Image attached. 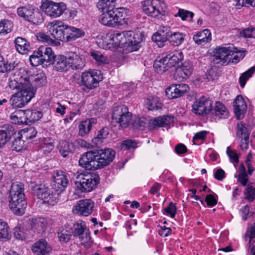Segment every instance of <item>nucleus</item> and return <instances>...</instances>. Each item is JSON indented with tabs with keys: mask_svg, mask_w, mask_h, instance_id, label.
<instances>
[{
	"mask_svg": "<svg viewBox=\"0 0 255 255\" xmlns=\"http://www.w3.org/2000/svg\"><path fill=\"white\" fill-rule=\"evenodd\" d=\"M68 57L62 55H55L51 48L41 46L33 52L29 57L32 66L36 67L40 65H52L53 70L58 72H66L69 69Z\"/></svg>",
	"mask_w": 255,
	"mask_h": 255,
	"instance_id": "f257e3e1",
	"label": "nucleus"
},
{
	"mask_svg": "<svg viewBox=\"0 0 255 255\" xmlns=\"http://www.w3.org/2000/svg\"><path fill=\"white\" fill-rule=\"evenodd\" d=\"M116 152L111 148L95 149L84 153L79 160V165L88 170H96L109 165Z\"/></svg>",
	"mask_w": 255,
	"mask_h": 255,
	"instance_id": "f03ea898",
	"label": "nucleus"
},
{
	"mask_svg": "<svg viewBox=\"0 0 255 255\" xmlns=\"http://www.w3.org/2000/svg\"><path fill=\"white\" fill-rule=\"evenodd\" d=\"M192 111L199 116H208L211 120L226 119L229 115L227 108L222 103L217 102L213 106L211 100L205 97H201L194 103Z\"/></svg>",
	"mask_w": 255,
	"mask_h": 255,
	"instance_id": "7ed1b4c3",
	"label": "nucleus"
},
{
	"mask_svg": "<svg viewBox=\"0 0 255 255\" xmlns=\"http://www.w3.org/2000/svg\"><path fill=\"white\" fill-rule=\"evenodd\" d=\"M9 206L14 214L21 215L27 206L24 193V186L21 183L14 182L9 191Z\"/></svg>",
	"mask_w": 255,
	"mask_h": 255,
	"instance_id": "20e7f679",
	"label": "nucleus"
},
{
	"mask_svg": "<svg viewBox=\"0 0 255 255\" xmlns=\"http://www.w3.org/2000/svg\"><path fill=\"white\" fill-rule=\"evenodd\" d=\"M29 186L34 195L42 200L43 203L53 206L58 202L59 195L52 189V187L50 188L45 184H37L32 182Z\"/></svg>",
	"mask_w": 255,
	"mask_h": 255,
	"instance_id": "39448f33",
	"label": "nucleus"
},
{
	"mask_svg": "<svg viewBox=\"0 0 255 255\" xmlns=\"http://www.w3.org/2000/svg\"><path fill=\"white\" fill-rule=\"evenodd\" d=\"M100 182V177L96 173L81 174L77 177L75 184L77 188L83 192L94 190Z\"/></svg>",
	"mask_w": 255,
	"mask_h": 255,
	"instance_id": "423d86ee",
	"label": "nucleus"
},
{
	"mask_svg": "<svg viewBox=\"0 0 255 255\" xmlns=\"http://www.w3.org/2000/svg\"><path fill=\"white\" fill-rule=\"evenodd\" d=\"M18 91L12 95L10 104L13 108H22L29 103L34 97L35 90L33 87L25 88Z\"/></svg>",
	"mask_w": 255,
	"mask_h": 255,
	"instance_id": "0eeeda50",
	"label": "nucleus"
},
{
	"mask_svg": "<svg viewBox=\"0 0 255 255\" xmlns=\"http://www.w3.org/2000/svg\"><path fill=\"white\" fill-rule=\"evenodd\" d=\"M17 13L19 16L34 24L41 23L43 20L41 12L32 5H27L18 7L17 9Z\"/></svg>",
	"mask_w": 255,
	"mask_h": 255,
	"instance_id": "6e6552de",
	"label": "nucleus"
},
{
	"mask_svg": "<svg viewBox=\"0 0 255 255\" xmlns=\"http://www.w3.org/2000/svg\"><path fill=\"white\" fill-rule=\"evenodd\" d=\"M102 79L103 76L99 70L84 72L81 76V86H83V89L85 91L92 90L96 88Z\"/></svg>",
	"mask_w": 255,
	"mask_h": 255,
	"instance_id": "1a4fd4ad",
	"label": "nucleus"
},
{
	"mask_svg": "<svg viewBox=\"0 0 255 255\" xmlns=\"http://www.w3.org/2000/svg\"><path fill=\"white\" fill-rule=\"evenodd\" d=\"M9 87L11 89L22 90L25 88L32 87L29 84V77L27 73L24 69L16 71L9 79Z\"/></svg>",
	"mask_w": 255,
	"mask_h": 255,
	"instance_id": "9d476101",
	"label": "nucleus"
},
{
	"mask_svg": "<svg viewBox=\"0 0 255 255\" xmlns=\"http://www.w3.org/2000/svg\"><path fill=\"white\" fill-rule=\"evenodd\" d=\"M132 118V114L128 112V108L125 105L115 108L112 114V119L124 128L130 125Z\"/></svg>",
	"mask_w": 255,
	"mask_h": 255,
	"instance_id": "9b49d317",
	"label": "nucleus"
},
{
	"mask_svg": "<svg viewBox=\"0 0 255 255\" xmlns=\"http://www.w3.org/2000/svg\"><path fill=\"white\" fill-rule=\"evenodd\" d=\"M143 11L147 15L156 17L162 14L166 8L163 1L160 0H146L142 2Z\"/></svg>",
	"mask_w": 255,
	"mask_h": 255,
	"instance_id": "f8f14e48",
	"label": "nucleus"
},
{
	"mask_svg": "<svg viewBox=\"0 0 255 255\" xmlns=\"http://www.w3.org/2000/svg\"><path fill=\"white\" fill-rule=\"evenodd\" d=\"M212 61L214 64L221 63L222 64L227 65L231 61L232 55L234 54V51L230 47H219L213 51Z\"/></svg>",
	"mask_w": 255,
	"mask_h": 255,
	"instance_id": "ddd939ff",
	"label": "nucleus"
},
{
	"mask_svg": "<svg viewBox=\"0 0 255 255\" xmlns=\"http://www.w3.org/2000/svg\"><path fill=\"white\" fill-rule=\"evenodd\" d=\"M52 177V189L60 195L65 190L69 184V180L65 173L62 170L54 171Z\"/></svg>",
	"mask_w": 255,
	"mask_h": 255,
	"instance_id": "4468645a",
	"label": "nucleus"
},
{
	"mask_svg": "<svg viewBox=\"0 0 255 255\" xmlns=\"http://www.w3.org/2000/svg\"><path fill=\"white\" fill-rule=\"evenodd\" d=\"M43 10L47 15L55 18L60 16L66 9V6L63 2H55L46 0L42 5Z\"/></svg>",
	"mask_w": 255,
	"mask_h": 255,
	"instance_id": "2eb2a0df",
	"label": "nucleus"
},
{
	"mask_svg": "<svg viewBox=\"0 0 255 255\" xmlns=\"http://www.w3.org/2000/svg\"><path fill=\"white\" fill-rule=\"evenodd\" d=\"M72 234L75 237H78L83 244L88 243L91 240L89 230L84 221H80L74 225Z\"/></svg>",
	"mask_w": 255,
	"mask_h": 255,
	"instance_id": "dca6fc26",
	"label": "nucleus"
},
{
	"mask_svg": "<svg viewBox=\"0 0 255 255\" xmlns=\"http://www.w3.org/2000/svg\"><path fill=\"white\" fill-rule=\"evenodd\" d=\"M94 206V202L91 199L81 200L74 206L73 210L79 215L88 216L92 213Z\"/></svg>",
	"mask_w": 255,
	"mask_h": 255,
	"instance_id": "f3484780",
	"label": "nucleus"
},
{
	"mask_svg": "<svg viewBox=\"0 0 255 255\" xmlns=\"http://www.w3.org/2000/svg\"><path fill=\"white\" fill-rule=\"evenodd\" d=\"M189 90V87L186 84H174L166 89L165 94L169 99H176L186 93Z\"/></svg>",
	"mask_w": 255,
	"mask_h": 255,
	"instance_id": "a211bd4d",
	"label": "nucleus"
},
{
	"mask_svg": "<svg viewBox=\"0 0 255 255\" xmlns=\"http://www.w3.org/2000/svg\"><path fill=\"white\" fill-rule=\"evenodd\" d=\"M193 71V67L189 62H184L181 66L177 67L174 75V79L181 82L189 78Z\"/></svg>",
	"mask_w": 255,
	"mask_h": 255,
	"instance_id": "6ab92c4d",
	"label": "nucleus"
},
{
	"mask_svg": "<svg viewBox=\"0 0 255 255\" xmlns=\"http://www.w3.org/2000/svg\"><path fill=\"white\" fill-rule=\"evenodd\" d=\"M67 25L64 24L62 22H58L50 26L49 31L51 35L55 39L67 42L66 31V26Z\"/></svg>",
	"mask_w": 255,
	"mask_h": 255,
	"instance_id": "aec40b11",
	"label": "nucleus"
},
{
	"mask_svg": "<svg viewBox=\"0 0 255 255\" xmlns=\"http://www.w3.org/2000/svg\"><path fill=\"white\" fill-rule=\"evenodd\" d=\"M36 255H47L51 251L52 248L44 239H40L35 243L31 249Z\"/></svg>",
	"mask_w": 255,
	"mask_h": 255,
	"instance_id": "412c9836",
	"label": "nucleus"
},
{
	"mask_svg": "<svg viewBox=\"0 0 255 255\" xmlns=\"http://www.w3.org/2000/svg\"><path fill=\"white\" fill-rule=\"evenodd\" d=\"M127 11L128 9L122 7H115L111 10L114 27L123 25L126 23L125 17Z\"/></svg>",
	"mask_w": 255,
	"mask_h": 255,
	"instance_id": "4be33fe9",
	"label": "nucleus"
},
{
	"mask_svg": "<svg viewBox=\"0 0 255 255\" xmlns=\"http://www.w3.org/2000/svg\"><path fill=\"white\" fill-rule=\"evenodd\" d=\"M124 37V34L119 32L110 34L108 36L109 40L113 41L114 43L113 44H106L105 45V47L111 50H115L118 47H122L127 43V41L123 39Z\"/></svg>",
	"mask_w": 255,
	"mask_h": 255,
	"instance_id": "5701e85b",
	"label": "nucleus"
},
{
	"mask_svg": "<svg viewBox=\"0 0 255 255\" xmlns=\"http://www.w3.org/2000/svg\"><path fill=\"white\" fill-rule=\"evenodd\" d=\"M16 134L14 128L10 125H5L0 130V148L5 145Z\"/></svg>",
	"mask_w": 255,
	"mask_h": 255,
	"instance_id": "b1692460",
	"label": "nucleus"
},
{
	"mask_svg": "<svg viewBox=\"0 0 255 255\" xmlns=\"http://www.w3.org/2000/svg\"><path fill=\"white\" fill-rule=\"evenodd\" d=\"M234 112L238 119H242L247 111V104L241 95L237 96L234 102Z\"/></svg>",
	"mask_w": 255,
	"mask_h": 255,
	"instance_id": "393cba45",
	"label": "nucleus"
},
{
	"mask_svg": "<svg viewBox=\"0 0 255 255\" xmlns=\"http://www.w3.org/2000/svg\"><path fill=\"white\" fill-rule=\"evenodd\" d=\"M47 224V221L45 218L37 217L32 219L30 225L31 229L34 233L42 235L45 232Z\"/></svg>",
	"mask_w": 255,
	"mask_h": 255,
	"instance_id": "a878e982",
	"label": "nucleus"
},
{
	"mask_svg": "<svg viewBox=\"0 0 255 255\" xmlns=\"http://www.w3.org/2000/svg\"><path fill=\"white\" fill-rule=\"evenodd\" d=\"M67 42L72 41L84 36L85 32L80 28L67 25L66 26Z\"/></svg>",
	"mask_w": 255,
	"mask_h": 255,
	"instance_id": "bb28decb",
	"label": "nucleus"
},
{
	"mask_svg": "<svg viewBox=\"0 0 255 255\" xmlns=\"http://www.w3.org/2000/svg\"><path fill=\"white\" fill-rule=\"evenodd\" d=\"M193 40L198 45H204L211 40V33L209 30L205 29L194 35Z\"/></svg>",
	"mask_w": 255,
	"mask_h": 255,
	"instance_id": "cd10ccee",
	"label": "nucleus"
},
{
	"mask_svg": "<svg viewBox=\"0 0 255 255\" xmlns=\"http://www.w3.org/2000/svg\"><path fill=\"white\" fill-rule=\"evenodd\" d=\"M68 60L69 63V69L71 68L73 70H81L85 66V62L82 58L75 53L69 54Z\"/></svg>",
	"mask_w": 255,
	"mask_h": 255,
	"instance_id": "c85d7f7f",
	"label": "nucleus"
},
{
	"mask_svg": "<svg viewBox=\"0 0 255 255\" xmlns=\"http://www.w3.org/2000/svg\"><path fill=\"white\" fill-rule=\"evenodd\" d=\"M185 35L179 32H174L167 27V41L173 46L180 45L184 40Z\"/></svg>",
	"mask_w": 255,
	"mask_h": 255,
	"instance_id": "c756f323",
	"label": "nucleus"
},
{
	"mask_svg": "<svg viewBox=\"0 0 255 255\" xmlns=\"http://www.w3.org/2000/svg\"><path fill=\"white\" fill-rule=\"evenodd\" d=\"M183 59V54L181 51L177 50L170 52L165 55V61H167L170 67L175 66Z\"/></svg>",
	"mask_w": 255,
	"mask_h": 255,
	"instance_id": "7c9ffc66",
	"label": "nucleus"
},
{
	"mask_svg": "<svg viewBox=\"0 0 255 255\" xmlns=\"http://www.w3.org/2000/svg\"><path fill=\"white\" fill-rule=\"evenodd\" d=\"M152 40L156 42L159 47L162 46L163 43L167 41V27H160L152 36Z\"/></svg>",
	"mask_w": 255,
	"mask_h": 255,
	"instance_id": "2f4dec72",
	"label": "nucleus"
},
{
	"mask_svg": "<svg viewBox=\"0 0 255 255\" xmlns=\"http://www.w3.org/2000/svg\"><path fill=\"white\" fill-rule=\"evenodd\" d=\"M10 121L13 124L15 125H27L25 111L19 110L14 111L10 115Z\"/></svg>",
	"mask_w": 255,
	"mask_h": 255,
	"instance_id": "473e14b6",
	"label": "nucleus"
},
{
	"mask_svg": "<svg viewBox=\"0 0 255 255\" xmlns=\"http://www.w3.org/2000/svg\"><path fill=\"white\" fill-rule=\"evenodd\" d=\"M96 123L97 120L94 118L82 122L79 125V134L82 136H85L90 131L92 126Z\"/></svg>",
	"mask_w": 255,
	"mask_h": 255,
	"instance_id": "72a5a7b5",
	"label": "nucleus"
},
{
	"mask_svg": "<svg viewBox=\"0 0 255 255\" xmlns=\"http://www.w3.org/2000/svg\"><path fill=\"white\" fill-rule=\"evenodd\" d=\"M165 60V56L158 57L155 60L153 67L157 73L162 74L170 68L167 61Z\"/></svg>",
	"mask_w": 255,
	"mask_h": 255,
	"instance_id": "f704fd0d",
	"label": "nucleus"
},
{
	"mask_svg": "<svg viewBox=\"0 0 255 255\" xmlns=\"http://www.w3.org/2000/svg\"><path fill=\"white\" fill-rule=\"evenodd\" d=\"M58 148L60 154L63 157H67L69 153H72L75 149L74 145L72 143L64 140L59 142Z\"/></svg>",
	"mask_w": 255,
	"mask_h": 255,
	"instance_id": "c9c22d12",
	"label": "nucleus"
},
{
	"mask_svg": "<svg viewBox=\"0 0 255 255\" xmlns=\"http://www.w3.org/2000/svg\"><path fill=\"white\" fill-rule=\"evenodd\" d=\"M234 177L238 178V181L243 186L247 185L249 181V175L243 163L239 165V174H235Z\"/></svg>",
	"mask_w": 255,
	"mask_h": 255,
	"instance_id": "e433bc0d",
	"label": "nucleus"
},
{
	"mask_svg": "<svg viewBox=\"0 0 255 255\" xmlns=\"http://www.w3.org/2000/svg\"><path fill=\"white\" fill-rule=\"evenodd\" d=\"M117 0H100L97 7L100 11H111L115 8Z\"/></svg>",
	"mask_w": 255,
	"mask_h": 255,
	"instance_id": "4c0bfd02",
	"label": "nucleus"
},
{
	"mask_svg": "<svg viewBox=\"0 0 255 255\" xmlns=\"http://www.w3.org/2000/svg\"><path fill=\"white\" fill-rule=\"evenodd\" d=\"M14 43L17 51L21 54H26L30 47V45L26 39L21 37H17Z\"/></svg>",
	"mask_w": 255,
	"mask_h": 255,
	"instance_id": "58836bf2",
	"label": "nucleus"
},
{
	"mask_svg": "<svg viewBox=\"0 0 255 255\" xmlns=\"http://www.w3.org/2000/svg\"><path fill=\"white\" fill-rule=\"evenodd\" d=\"M169 116L159 117L149 120L148 125L151 128L163 127L164 125H168L169 123Z\"/></svg>",
	"mask_w": 255,
	"mask_h": 255,
	"instance_id": "ea45409f",
	"label": "nucleus"
},
{
	"mask_svg": "<svg viewBox=\"0 0 255 255\" xmlns=\"http://www.w3.org/2000/svg\"><path fill=\"white\" fill-rule=\"evenodd\" d=\"M72 233V228L68 226L60 227L58 232V237L60 241L67 242L70 239Z\"/></svg>",
	"mask_w": 255,
	"mask_h": 255,
	"instance_id": "a19ab883",
	"label": "nucleus"
},
{
	"mask_svg": "<svg viewBox=\"0 0 255 255\" xmlns=\"http://www.w3.org/2000/svg\"><path fill=\"white\" fill-rule=\"evenodd\" d=\"M25 111L27 125L39 121L42 117V113L39 111L27 110Z\"/></svg>",
	"mask_w": 255,
	"mask_h": 255,
	"instance_id": "79ce46f5",
	"label": "nucleus"
},
{
	"mask_svg": "<svg viewBox=\"0 0 255 255\" xmlns=\"http://www.w3.org/2000/svg\"><path fill=\"white\" fill-rule=\"evenodd\" d=\"M100 12H101L102 14L100 15L99 19L100 22L104 25L114 27L111 11H100Z\"/></svg>",
	"mask_w": 255,
	"mask_h": 255,
	"instance_id": "37998d69",
	"label": "nucleus"
},
{
	"mask_svg": "<svg viewBox=\"0 0 255 255\" xmlns=\"http://www.w3.org/2000/svg\"><path fill=\"white\" fill-rule=\"evenodd\" d=\"M109 134V129L107 128H103L98 131L97 134L92 139V142L95 145L98 146L103 142V140L105 139Z\"/></svg>",
	"mask_w": 255,
	"mask_h": 255,
	"instance_id": "c03bdc74",
	"label": "nucleus"
},
{
	"mask_svg": "<svg viewBox=\"0 0 255 255\" xmlns=\"http://www.w3.org/2000/svg\"><path fill=\"white\" fill-rule=\"evenodd\" d=\"M8 226L7 224L3 222L0 219V241L5 242L8 240L11 237L8 231Z\"/></svg>",
	"mask_w": 255,
	"mask_h": 255,
	"instance_id": "a18cd8bd",
	"label": "nucleus"
},
{
	"mask_svg": "<svg viewBox=\"0 0 255 255\" xmlns=\"http://www.w3.org/2000/svg\"><path fill=\"white\" fill-rule=\"evenodd\" d=\"M148 121L143 118L133 117L130 125L134 128L142 130L147 124Z\"/></svg>",
	"mask_w": 255,
	"mask_h": 255,
	"instance_id": "49530a36",
	"label": "nucleus"
},
{
	"mask_svg": "<svg viewBox=\"0 0 255 255\" xmlns=\"http://www.w3.org/2000/svg\"><path fill=\"white\" fill-rule=\"evenodd\" d=\"M13 26L12 22L7 19H2L0 21V34L6 35L10 33Z\"/></svg>",
	"mask_w": 255,
	"mask_h": 255,
	"instance_id": "de8ad7c7",
	"label": "nucleus"
},
{
	"mask_svg": "<svg viewBox=\"0 0 255 255\" xmlns=\"http://www.w3.org/2000/svg\"><path fill=\"white\" fill-rule=\"evenodd\" d=\"M255 72V66H253L241 75L239 78V82L241 87L242 88L245 87L247 81L252 76Z\"/></svg>",
	"mask_w": 255,
	"mask_h": 255,
	"instance_id": "09e8293b",
	"label": "nucleus"
},
{
	"mask_svg": "<svg viewBox=\"0 0 255 255\" xmlns=\"http://www.w3.org/2000/svg\"><path fill=\"white\" fill-rule=\"evenodd\" d=\"M250 132L246 125L242 122L237 124V135L240 138H249Z\"/></svg>",
	"mask_w": 255,
	"mask_h": 255,
	"instance_id": "8fccbe9b",
	"label": "nucleus"
},
{
	"mask_svg": "<svg viewBox=\"0 0 255 255\" xmlns=\"http://www.w3.org/2000/svg\"><path fill=\"white\" fill-rule=\"evenodd\" d=\"M136 37H133L132 39H129V42L125 43L126 46H128V49L131 51H135L139 49L141 46V42L142 39H138V40H135Z\"/></svg>",
	"mask_w": 255,
	"mask_h": 255,
	"instance_id": "3c124183",
	"label": "nucleus"
},
{
	"mask_svg": "<svg viewBox=\"0 0 255 255\" xmlns=\"http://www.w3.org/2000/svg\"><path fill=\"white\" fill-rule=\"evenodd\" d=\"M90 53L91 56L95 60L98 64H104L107 62V58L100 52L98 51H92Z\"/></svg>",
	"mask_w": 255,
	"mask_h": 255,
	"instance_id": "603ef678",
	"label": "nucleus"
},
{
	"mask_svg": "<svg viewBox=\"0 0 255 255\" xmlns=\"http://www.w3.org/2000/svg\"><path fill=\"white\" fill-rule=\"evenodd\" d=\"M245 199L249 202L253 201L255 199V188L248 184L244 192Z\"/></svg>",
	"mask_w": 255,
	"mask_h": 255,
	"instance_id": "864d4df0",
	"label": "nucleus"
},
{
	"mask_svg": "<svg viewBox=\"0 0 255 255\" xmlns=\"http://www.w3.org/2000/svg\"><path fill=\"white\" fill-rule=\"evenodd\" d=\"M220 74L218 68L216 66H212L207 70L206 73L207 78L210 80H215L218 78Z\"/></svg>",
	"mask_w": 255,
	"mask_h": 255,
	"instance_id": "5fc2aeb1",
	"label": "nucleus"
},
{
	"mask_svg": "<svg viewBox=\"0 0 255 255\" xmlns=\"http://www.w3.org/2000/svg\"><path fill=\"white\" fill-rule=\"evenodd\" d=\"M24 141L21 139V137L19 136L12 141L11 148L13 150L19 151L24 147Z\"/></svg>",
	"mask_w": 255,
	"mask_h": 255,
	"instance_id": "6e6d98bb",
	"label": "nucleus"
},
{
	"mask_svg": "<svg viewBox=\"0 0 255 255\" xmlns=\"http://www.w3.org/2000/svg\"><path fill=\"white\" fill-rule=\"evenodd\" d=\"M120 144V148L122 149H131L136 147V143L131 139L124 140Z\"/></svg>",
	"mask_w": 255,
	"mask_h": 255,
	"instance_id": "4d7b16f0",
	"label": "nucleus"
},
{
	"mask_svg": "<svg viewBox=\"0 0 255 255\" xmlns=\"http://www.w3.org/2000/svg\"><path fill=\"white\" fill-rule=\"evenodd\" d=\"M233 50L234 51V54L232 55L231 58V61L234 63H237L241 59H242L245 56V51H238L237 49L232 48Z\"/></svg>",
	"mask_w": 255,
	"mask_h": 255,
	"instance_id": "13d9d810",
	"label": "nucleus"
},
{
	"mask_svg": "<svg viewBox=\"0 0 255 255\" xmlns=\"http://www.w3.org/2000/svg\"><path fill=\"white\" fill-rule=\"evenodd\" d=\"M22 132L23 133L24 137L27 139H32L37 134V131L33 127H29L23 129Z\"/></svg>",
	"mask_w": 255,
	"mask_h": 255,
	"instance_id": "bf43d9fd",
	"label": "nucleus"
},
{
	"mask_svg": "<svg viewBox=\"0 0 255 255\" xmlns=\"http://www.w3.org/2000/svg\"><path fill=\"white\" fill-rule=\"evenodd\" d=\"M13 234L16 239L23 240L25 238V235L23 231V229L20 226L14 228Z\"/></svg>",
	"mask_w": 255,
	"mask_h": 255,
	"instance_id": "052dcab7",
	"label": "nucleus"
},
{
	"mask_svg": "<svg viewBox=\"0 0 255 255\" xmlns=\"http://www.w3.org/2000/svg\"><path fill=\"white\" fill-rule=\"evenodd\" d=\"M161 106L162 104L158 102L157 98H153L151 100L149 101L148 109L151 111L157 110L161 109Z\"/></svg>",
	"mask_w": 255,
	"mask_h": 255,
	"instance_id": "680f3d73",
	"label": "nucleus"
},
{
	"mask_svg": "<svg viewBox=\"0 0 255 255\" xmlns=\"http://www.w3.org/2000/svg\"><path fill=\"white\" fill-rule=\"evenodd\" d=\"M183 20H186L187 17L190 16L191 19L193 18L194 14L193 12L184 10L183 9H179L177 13Z\"/></svg>",
	"mask_w": 255,
	"mask_h": 255,
	"instance_id": "e2e57ef3",
	"label": "nucleus"
},
{
	"mask_svg": "<svg viewBox=\"0 0 255 255\" xmlns=\"http://www.w3.org/2000/svg\"><path fill=\"white\" fill-rule=\"evenodd\" d=\"M167 215H169L171 218L175 216L176 213V207L175 204L172 202H170L167 207L164 209Z\"/></svg>",
	"mask_w": 255,
	"mask_h": 255,
	"instance_id": "0e129e2a",
	"label": "nucleus"
},
{
	"mask_svg": "<svg viewBox=\"0 0 255 255\" xmlns=\"http://www.w3.org/2000/svg\"><path fill=\"white\" fill-rule=\"evenodd\" d=\"M226 152L232 162L238 163L239 162L238 154L235 151L230 150V147H228Z\"/></svg>",
	"mask_w": 255,
	"mask_h": 255,
	"instance_id": "69168bd1",
	"label": "nucleus"
},
{
	"mask_svg": "<svg viewBox=\"0 0 255 255\" xmlns=\"http://www.w3.org/2000/svg\"><path fill=\"white\" fill-rule=\"evenodd\" d=\"M236 1H237L236 5L255 6V0H236Z\"/></svg>",
	"mask_w": 255,
	"mask_h": 255,
	"instance_id": "338daca9",
	"label": "nucleus"
},
{
	"mask_svg": "<svg viewBox=\"0 0 255 255\" xmlns=\"http://www.w3.org/2000/svg\"><path fill=\"white\" fill-rule=\"evenodd\" d=\"M34 81L36 84V86H41L46 83V77L44 74L41 73L36 75Z\"/></svg>",
	"mask_w": 255,
	"mask_h": 255,
	"instance_id": "774afa93",
	"label": "nucleus"
}]
</instances>
